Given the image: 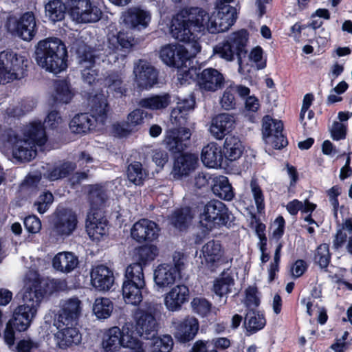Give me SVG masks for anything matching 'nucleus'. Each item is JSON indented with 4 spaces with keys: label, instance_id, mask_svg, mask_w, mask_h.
<instances>
[{
    "label": "nucleus",
    "instance_id": "nucleus-62",
    "mask_svg": "<svg viewBox=\"0 0 352 352\" xmlns=\"http://www.w3.org/2000/svg\"><path fill=\"white\" fill-rule=\"evenodd\" d=\"M23 224L29 233H38L41 229V221L36 215H29L24 219Z\"/></svg>",
    "mask_w": 352,
    "mask_h": 352
},
{
    "label": "nucleus",
    "instance_id": "nucleus-14",
    "mask_svg": "<svg viewBox=\"0 0 352 352\" xmlns=\"http://www.w3.org/2000/svg\"><path fill=\"white\" fill-rule=\"evenodd\" d=\"M69 14L79 23H94L100 20L102 12L90 0H69Z\"/></svg>",
    "mask_w": 352,
    "mask_h": 352
},
{
    "label": "nucleus",
    "instance_id": "nucleus-57",
    "mask_svg": "<svg viewBox=\"0 0 352 352\" xmlns=\"http://www.w3.org/2000/svg\"><path fill=\"white\" fill-rule=\"evenodd\" d=\"M191 307L194 312L205 316L210 311L212 304L204 298L196 297L191 301Z\"/></svg>",
    "mask_w": 352,
    "mask_h": 352
},
{
    "label": "nucleus",
    "instance_id": "nucleus-26",
    "mask_svg": "<svg viewBox=\"0 0 352 352\" xmlns=\"http://www.w3.org/2000/svg\"><path fill=\"white\" fill-rule=\"evenodd\" d=\"M108 221L100 211L89 212L86 219V230L94 241H100L107 232Z\"/></svg>",
    "mask_w": 352,
    "mask_h": 352
},
{
    "label": "nucleus",
    "instance_id": "nucleus-30",
    "mask_svg": "<svg viewBox=\"0 0 352 352\" xmlns=\"http://www.w3.org/2000/svg\"><path fill=\"white\" fill-rule=\"evenodd\" d=\"M223 157L221 146L215 142H210L204 146L201 153L203 164L208 168L220 166Z\"/></svg>",
    "mask_w": 352,
    "mask_h": 352
},
{
    "label": "nucleus",
    "instance_id": "nucleus-52",
    "mask_svg": "<svg viewBox=\"0 0 352 352\" xmlns=\"http://www.w3.org/2000/svg\"><path fill=\"white\" fill-rule=\"evenodd\" d=\"M89 202L91 204V212L99 211V208L103 206L107 199L105 190L101 186H95L89 191Z\"/></svg>",
    "mask_w": 352,
    "mask_h": 352
},
{
    "label": "nucleus",
    "instance_id": "nucleus-1",
    "mask_svg": "<svg viewBox=\"0 0 352 352\" xmlns=\"http://www.w3.org/2000/svg\"><path fill=\"white\" fill-rule=\"evenodd\" d=\"M195 104L193 99H186L178 102L170 113L171 121L175 126L166 131L164 142L166 148L173 156L172 174L176 179L190 175L199 163L197 154L184 152L190 145L192 133L187 126L189 112L194 109Z\"/></svg>",
    "mask_w": 352,
    "mask_h": 352
},
{
    "label": "nucleus",
    "instance_id": "nucleus-20",
    "mask_svg": "<svg viewBox=\"0 0 352 352\" xmlns=\"http://www.w3.org/2000/svg\"><path fill=\"white\" fill-rule=\"evenodd\" d=\"M160 58L167 66L180 69L186 66L189 58V53L186 48L180 44H168L161 47Z\"/></svg>",
    "mask_w": 352,
    "mask_h": 352
},
{
    "label": "nucleus",
    "instance_id": "nucleus-56",
    "mask_svg": "<svg viewBox=\"0 0 352 352\" xmlns=\"http://www.w3.org/2000/svg\"><path fill=\"white\" fill-rule=\"evenodd\" d=\"M249 59L255 64L258 70L263 69L267 66V59L263 58V50L261 46L253 47L249 55Z\"/></svg>",
    "mask_w": 352,
    "mask_h": 352
},
{
    "label": "nucleus",
    "instance_id": "nucleus-9",
    "mask_svg": "<svg viewBox=\"0 0 352 352\" xmlns=\"http://www.w3.org/2000/svg\"><path fill=\"white\" fill-rule=\"evenodd\" d=\"M199 218L201 226L208 230L225 226L230 228L234 217L227 206L219 200H210L202 206H199Z\"/></svg>",
    "mask_w": 352,
    "mask_h": 352
},
{
    "label": "nucleus",
    "instance_id": "nucleus-16",
    "mask_svg": "<svg viewBox=\"0 0 352 352\" xmlns=\"http://www.w3.org/2000/svg\"><path fill=\"white\" fill-rule=\"evenodd\" d=\"M8 29L12 34L25 41H32L37 33L36 19L32 11L23 13L19 19L14 21H9Z\"/></svg>",
    "mask_w": 352,
    "mask_h": 352
},
{
    "label": "nucleus",
    "instance_id": "nucleus-35",
    "mask_svg": "<svg viewBox=\"0 0 352 352\" xmlns=\"http://www.w3.org/2000/svg\"><path fill=\"white\" fill-rule=\"evenodd\" d=\"M244 151V146L239 137L227 135L222 150L225 158L230 162L239 159Z\"/></svg>",
    "mask_w": 352,
    "mask_h": 352
},
{
    "label": "nucleus",
    "instance_id": "nucleus-46",
    "mask_svg": "<svg viewBox=\"0 0 352 352\" xmlns=\"http://www.w3.org/2000/svg\"><path fill=\"white\" fill-rule=\"evenodd\" d=\"M129 181L136 186H141L147 177L146 170L139 162H134L128 166L126 170Z\"/></svg>",
    "mask_w": 352,
    "mask_h": 352
},
{
    "label": "nucleus",
    "instance_id": "nucleus-12",
    "mask_svg": "<svg viewBox=\"0 0 352 352\" xmlns=\"http://www.w3.org/2000/svg\"><path fill=\"white\" fill-rule=\"evenodd\" d=\"M22 56L16 54L3 52L0 54V82L3 84L13 80H20L28 76V65Z\"/></svg>",
    "mask_w": 352,
    "mask_h": 352
},
{
    "label": "nucleus",
    "instance_id": "nucleus-2",
    "mask_svg": "<svg viewBox=\"0 0 352 352\" xmlns=\"http://www.w3.org/2000/svg\"><path fill=\"white\" fill-rule=\"evenodd\" d=\"M81 301L76 297L65 300L54 319V325L58 330L56 336L62 348L80 342L81 336L76 326L81 314Z\"/></svg>",
    "mask_w": 352,
    "mask_h": 352
},
{
    "label": "nucleus",
    "instance_id": "nucleus-7",
    "mask_svg": "<svg viewBox=\"0 0 352 352\" xmlns=\"http://www.w3.org/2000/svg\"><path fill=\"white\" fill-rule=\"evenodd\" d=\"M133 322H126L122 329L117 326L109 328L104 334L102 346L106 352H116L121 346L128 348L130 352H145L143 342L133 338L130 331Z\"/></svg>",
    "mask_w": 352,
    "mask_h": 352
},
{
    "label": "nucleus",
    "instance_id": "nucleus-39",
    "mask_svg": "<svg viewBox=\"0 0 352 352\" xmlns=\"http://www.w3.org/2000/svg\"><path fill=\"white\" fill-rule=\"evenodd\" d=\"M171 102V96L169 94L151 95L143 98L139 101L142 108L150 110H161L166 109Z\"/></svg>",
    "mask_w": 352,
    "mask_h": 352
},
{
    "label": "nucleus",
    "instance_id": "nucleus-32",
    "mask_svg": "<svg viewBox=\"0 0 352 352\" xmlns=\"http://www.w3.org/2000/svg\"><path fill=\"white\" fill-rule=\"evenodd\" d=\"M177 278L178 275L172 269L171 264H161L154 272V281L159 289L171 287Z\"/></svg>",
    "mask_w": 352,
    "mask_h": 352
},
{
    "label": "nucleus",
    "instance_id": "nucleus-47",
    "mask_svg": "<svg viewBox=\"0 0 352 352\" xmlns=\"http://www.w3.org/2000/svg\"><path fill=\"white\" fill-rule=\"evenodd\" d=\"M113 309L112 301L107 298H98L93 305V312L98 319H107L110 317Z\"/></svg>",
    "mask_w": 352,
    "mask_h": 352
},
{
    "label": "nucleus",
    "instance_id": "nucleus-37",
    "mask_svg": "<svg viewBox=\"0 0 352 352\" xmlns=\"http://www.w3.org/2000/svg\"><path fill=\"white\" fill-rule=\"evenodd\" d=\"M26 140L33 146H44L47 141L44 123L41 121L32 122L24 133Z\"/></svg>",
    "mask_w": 352,
    "mask_h": 352
},
{
    "label": "nucleus",
    "instance_id": "nucleus-11",
    "mask_svg": "<svg viewBox=\"0 0 352 352\" xmlns=\"http://www.w3.org/2000/svg\"><path fill=\"white\" fill-rule=\"evenodd\" d=\"M186 77L193 78L196 86L204 94L215 92L221 89L225 85L223 74L218 69L213 67H208L201 69L200 67L189 69L185 73Z\"/></svg>",
    "mask_w": 352,
    "mask_h": 352
},
{
    "label": "nucleus",
    "instance_id": "nucleus-18",
    "mask_svg": "<svg viewBox=\"0 0 352 352\" xmlns=\"http://www.w3.org/2000/svg\"><path fill=\"white\" fill-rule=\"evenodd\" d=\"M79 64L83 69L82 76L85 82L92 85L98 81L99 71L94 69L96 64L95 51L89 46L80 47L76 50Z\"/></svg>",
    "mask_w": 352,
    "mask_h": 352
},
{
    "label": "nucleus",
    "instance_id": "nucleus-13",
    "mask_svg": "<svg viewBox=\"0 0 352 352\" xmlns=\"http://www.w3.org/2000/svg\"><path fill=\"white\" fill-rule=\"evenodd\" d=\"M135 324L130 331L133 338L140 337L149 340L157 331L158 323L154 312L151 310L138 309L134 314Z\"/></svg>",
    "mask_w": 352,
    "mask_h": 352
},
{
    "label": "nucleus",
    "instance_id": "nucleus-61",
    "mask_svg": "<svg viewBox=\"0 0 352 352\" xmlns=\"http://www.w3.org/2000/svg\"><path fill=\"white\" fill-rule=\"evenodd\" d=\"M111 132L115 137L125 138L134 133L126 121L117 122L112 124Z\"/></svg>",
    "mask_w": 352,
    "mask_h": 352
},
{
    "label": "nucleus",
    "instance_id": "nucleus-31",
    "mask_svg": "<svg viewBox=\"0 0 352 352\" xmlns=\"http://www.w3.org/2000/svg\"><path fill=\"white\" fill-rule=\"evenodd\" d=\"M52 282L50 280L43 278H35L32 285L25 291V298H34V302L39 305L44 296L47 294H51L52 289L51 285Z\"/></svg>",
    "mask_w": 352,
    "mask_h": 352
},
{
    "label": "nucleus",
    "instance_id": "nucleus-25",
    "mask_svg": "<svg viewBox=\"0 0 352 352\" xmlns=\"http://www.w3.org/2000/svg\"><path fill=\"white\" fill-rule=\"evenodd\" d=\"M189 296L188 287L185 285H178L165 295L164 305L168 311H179L182 305L188 301Z\"/></svg>",
    "mask_w": 352,
    "mask_h": 352
},
{
    "label": "nucleus",
    "instance_id": "nucleus-60",
    "mask_svg": "<svg viewBox=\"0 0 352 352\" xmlns=\"http://www.w3.org/2000/svg\"><path fill=\"white\" fill-rule=\"evenodd\" d=\"M34 108V103L32 101L23 100L21 101V108L18 107H9L7 109V114L9 117L19 118L26 112L32 111Z\"/></svg>",
    "mask_w": 352,
    "mask_h": 352
},
{
    "label": "nucleus",
    "instance_id": "nucleus-22",
    "mask_svg": "<svg viewBox=\"0 0 352 352\" xmlns=\"http://www.w3.org/2000/svg\"><path fill=\"white\" fill-rule=\"evenodd\" d=\"M158 225L147 219H142L135 223L131 230L133 239L138 243L152 242L158 237Z\"/></svg>",
    "mask_w": 352,
    "mask_h": 352
},
{
    "label": "nucleus",
    "instance_id": "nucleus-64",
    "mask_svg": "<svg viewBox=\"0 0 352 352\" xmlns=\"http://www.w3.org/2000/svg\"><path fill=\"white\" fill-rule=\"evenodd\" d=\"M15 324L11 321H8L6 324V329L3 332V339L6 344L11 347L15 342Z\"/></svg>",
    "mask_w": 352,
    "mask_h": 352
},
{
    "label": "nucleus",
    "instance_id": "nucleus-41",
    "mask_svg": "<svg viewBox=\"0 0 352 352\" xmlns=\"http://www.w3.org/2000/svg\"><path fill=\"white\" fill-rule=\"evenodd\" d=\"M104 82L114 97L121 98L126 94L127 89L123 85L121 75L118 72L109 73L104 78Z\"/></svg>",
    "mask_w": 352,
    "mask_h": 352
},
{
    "label": "nucleus",
    "instance_id": "nucleus-58",
    "mask_svg": "<svg viewBox=\"0 0 352 352\" xmlns=\"http://www.w3.org/2000/svg\"><path fill=\"white\" fill-rule=\"evenodd\" d=\"M220 103L221 107L225 110H231L236 108L235 94L231 85L228 87L224 91Z\"/></svg>",
    "mask_w": 352,
    "mask_h": 352
},
{
    "label": "nucleus",
    "instance_id": "nucleus-42",
    "mask_svg": "<svg viewBox=\"0 0 352 352\" xmlns=\"http://www.w3.org/2000/svg\"><path fill=\"white\" fill-rule=\"evenodd\" d=\"M159 250L156 245H144L136 249L135 256L137 262L132 264L140 265L144 271V267L153 261L158 255Z\"/></svg>",
    "mask_w": 352,
    "mask_h": 352
},
{
    "label": "nucleus",
    "instance_id": "nucleus-5",
    "mask_svg": "<svg viewBox=\"0 0 352 352\" xmlns=\"http://www.w3.org/2000/svg\"><path fill=\"white\" fill-rule=\"evenodd\" d=\"M89 113L76 114L69 122L71 131L76 134H85L95 130L97 124H104L107 119L109 105L107 98L101 91L89 98Z\"/></svg>",
    "mask_w": 352,
    "mask_h": 352
},
{
    "label": "nucleus",
    "instance_id": "nucleus-10",
    "mask_svg": "<svg viewBox=\"0 0 352 352\" xmlns=\"http://www.w3.org/2000/svg\"><path fill=\"white\" fill-rule=\"evenodd\" d=\"M234 0H216V15L210 16L206 11L205 29L210 34H217L228 30L236 22L237 12L235 7L230 5Z\"/></svg>",
    "mask_w": 352,
    "mask_h": 352
},
{
    "label": "nucleus",
    "instance_id": "nucleus-44",
    "mask_svg": "<svg viewBox=\"0 0 352 352\" xmlns=\"http://www.w3.org/2000/svg\"><path fill=\"white\" fill-rule=\"evenodd\" d=\"M274 224L277 226V228L274 229L272 232V238L276 240V241L278 243V245L275 250L274 261L271 263L279 265L280 261V251L283 248V245L279 242V241L282 239L285 234L286 222L282 215H278L274 219Z\"/></svg>",
    "mask_w": 352,
    "mask_h": 352
},
{
    "label": "nucleus",
    "instance_id": "nucleus-15",
    "mask_svg": "<svg viewBox=\"0 0 352 352\" xmlns=\"http://www.w3.org/2000/svg\"><path fill=\"white\" fill-rule=\"evenodd\" d=\"M77 224V215L72 209H57L52 221V231L56 236L65 239L73 233Z\"/></svg>",
    "mask_w": 352,
    "mask_h": 352
},
{
    "label": "nucleus",
    "instance_id": "nucleus-6",
    "mask_svg": "<svg viewBox=\"0 0 352 352\" xmlns=\"http://www.w3.org/2000/svg\"><path fill=\"white\" fill-rule=\"evenodd\" d=\"M248 40L249 32L247 30L241 29L234 32L214 47V54L228 62L236 60L240 71L248 55Z\"/></svg>",
    "mask_w": 352,
    "mask_h": 352
},
{
    "label": "nucleus",
    "instance_id": "nucleus-53",
    "mask_svg": "<svg viewBox=\"0 0 352 352\" xmlns=\"http://www.w3.org/2000/svg\"><path fill=\"white\" fill-rule=\"evenodd\" d=\"M258 289L256 286H248L245 290V304L248 309H256L261 304V300L258 296Z\"/></svg>",
    "mask_w": 352,
    "mask_h": 352
},
{
    "label": "nucleus",
    "instance_id": "nucleus-4",
    "mask_svg": "<svg viewBox=\"0 0 352 352\" xmlns=\"http://www.w3.org/2000/svg\"><path fill=\"white\" fill-rule=\"evenodd\" d=\"M67 50L61 39L50 37L40 41L35 50L37 64L46 71L58 74L67 67Z\"/></svg>",
    "mask_w": 352,
    "mask_h": 352
},
{
    "label": "nucleus",
    "instance_id": "nucleus-50",
    "mask_svg": "<svg viewBox=\"0 0 352 352\" xmlns=\"http://www.w3.org/2000/svg\"><path fill=\"white\" fill-rule=\"evenodd\" d=\"M152 342L151 348L152 352H170L174 346L171 336L166 334L160 336L151 338Z\"/></svg>",
    "mask_w": 352,
    "mask_h": 352
},
{
    "label": "nucleus",
    "instance_id": "nucleus-29",
    "mask_svg": "<svg viewBox=\"0 0 352 352\" xmlns=\"http://www.w3.org/2000/svg\"><path fill=\"white\" fill-rule=\"evenodd\" d=\"M223 249L219 241H209L202 248L203 256L208 267L212 270L217 267L223 255Z\"/></svg>",
    "mask_w": 352,
    "mask_h": 352
},
{
    "label": "nucleus",
    "instance_id": "nucleus-33",
    "mask_svg": "<svg viewBox=\"0 0 352 352\" xmlns=\"http://www.w3.org/2000/svg\"><path fill=\"white\" fill-rule=\"evenodd\" d=\"M79 263L78 258L73 252H60L52 259L53 267L61 272L68 273L76 269Z\"/></svg>",
    "mask_w": 352,
    "mask_h": 352
},
{
    "label": "nucleus",
    "instance_id": "nucleus-28",
    "mask_svg": "<svg viewBox=\"0 0 352 352\" xmlns=\"http://www.w3.org/2000/svg\"><path fill=\"white\" fill-rule=\"evenodd\" d=\"M198 330V320L194 317L187 316L177 325L175 338L179 342L186 343L195 338Z\"/></svg>",
    "mask_w": 352,
    "mask_h": 352
},
{
    "label": "nucleus",
    "instance_id": "nucleus-19",
    "mask_svg": "<svg viewBox=\"0 0 352 352\" xmlns=\"http://www.w3.org/2000/svg\"><path fill=\"white\" fill-rule=\"evenodd\" d=\"M23 300L24 304L15 309L12 318L10 320L15 324V329L19 332L25 331L28 329L38 306L34 298L28 297L25 299V293L23 295Z\"/></svg>",
    "mask_w": 352,
    "mask_h": 352
},
{
    "label": "nucleus",
    "instance_id": "nucleus-23",
    "mask_svg": "<svg viewBox=\"0 0 352 352\" xmlns=\"http://www.w3.org/2000/svg\"><path fill=\"white\" fill-rule=\"evenodd\" d=\"M235 127V118L232 114L222 113L212 118L209 131L217 140L223 139Z\"/></svg>",
    "mask_w": 352,
    "mask_h": 352
},
{
    "label": "nucleus",
    "instance_id": "nucleus-36",
    "mask_svg": "<svg viewBox=\"0 0 352 352\" xmlns=\"http://www.w3.org/2000/svg\"><path fill=\"white\" fill-rule=\"evenodd\" d=\"M212 190L217 197L226 201L232 200L235 195L228 178L224 175H219L213 178Z\"/></svg>",
    "mask_w": 352,
    "mask_h": 352
},
{
    "label": "nucleus",
    "instance_id": "nucleus-55",
    "mask_svg": "<svg viewBox=\"0 0 352 352\" xmlns=\"http://www.w3.org/2000/svg\"><path fill=\"white\" fill-rule=\"evenodd\" d=\"M146 116L147 113L144 110L135 109L128 114L126 122L135 132L138 131L137 126L143 124L144 119Z\"/></svg>",
    "mask_w": 352,
    "mask_h": 352
},
{
    "label": "nucleus",
    "instance_id": "nucleus-45",
    "mask_svg": "<svg viewBox=\"0 0 352 352\" xmlns=\"http://www.w3.org/2000/svg\"><path fill=\"white\" fill-rule=\"evenodd\" d=\"M30 142L24 140L21 141L19 144L15 145L13 147V156L14 158L19 161L30 162L36 155V150L30 146Z\"/></svg>",
    "mask_w": 352,
    "mask_h": 352
},
{
    "label": "nucleus",
    "instance_id": "nucleus-54",
    "mask_svg": "<svg viewBox=\"0 0 352 352\" xmlns=\"http://www.w3.org/2000/svg\"><path fill=\"white\" fill-rule=\"evenodd\" d=\"M250 188L255 201L257 211L261 212L265 209V198L263 190L258 182L252 179L250 182Z\"/></svg>",
    "mask_w": 352,
    "mask_h": 352
},
{
    "label": "nucleus",
    "instance_id": "nucleus-59",
    "mask_svg": "<svg viewBox=\"0 0 352 352\" xmlns=\"http://www.w3.org/2000/svg\"><path fill=\"white\" fill-rule=\"evenodd\" d=\"M53 201L54 196L52 193L50 191H46L38 196L34 205L37 206V211L40 214H43L48 210Z\"/></svg>",
    "mask_w": 352,
    "mask_h": 352
},
{
    "label": "nucleus",
    "instance_id": "nucleus-3",
    "mask_svg": "<svg viewBox=\"0 0 352 352\" xmlns=\"http://www.w3.org/2000/svg\"><path fill=\"white\" fill-rule=\"evenodd\" d=\"M206 11L201 8H182L172 19L170 32L179 41L190 43L197 37L196 32H204Z\"/></svg>",
    "mask_w": 352,
    "mask_h": 352
},
{
    "label": "nucleus",
    "instance_id": "nucleus-48",
    "mask_svg": "<svg viewBox=\"0 0 352 352\" xmlns=\"http://www.w3.org/2000/svg\"><path fill=\"white\" fill-rule=\"evenodd\" d=\"M331 260V254L329 251V245L327 243L319 245L314 251V262L322 270H327Z\"/></svg>",
    "mask_w": 352,
    "mask_h": 352
},
{
    "label": "nucleus",
    "instance_id": "nucleus-17",
    "mask_svg": "<svg viewBox=\"0 0 352 352\" xmlns=\"http://www.w3.org/2000/svg\"><path fill=\"white\" fill-rule=\"evenodd\" d=\"M283 122L272 118L270 116H264L262 123V133L267 142H270L274 149L280 150L288 144L287 137L283 135Z\"/></svg>",
    "mask_w": 352,
    "mask_h": 352
},
{
    "label": "nucleus",
    "instance_id": "nucleus-24",
    "mask_svg": "<svg viewBox=\"0 0 352 352\" xmlns=\"http://www.w3.org/2000/svg\"><path fill=\"white\" fill-rule=\"evenodd\" d=\"M134 73L138 86L142 89L151 88L157 82L158 71L146 61L140 60Z\"/></svg>",
    "mask_w": 352,
    "mask_h": 352
},
{
    "label": "nucleus",
    "instance_id": "nucleus-49",
    "mask_svg": "<svg viewBox=\"0 0 352 352\" xmlns=\"http://www.w3.org/2000/svg\"><path fill=\"white\" fill-rule=\"evenodd\" d=\"M74 97L69 84L64 80H58L56 84L54 100L56 103L68 104Z\"/></svg>",
    "mask_w": 352,
    "mask_h": 352
},
{
    "label": "nucleus",
    "instance_id": "nucleus-34",
    "mask_svg": "<svg viewBox=\"0 0 352 352\" xmlns=\"http://www.w3.org/2000/svg\"><path fill=\"white\" fill-rule=\"evenodd\" d=\"M266 324V319L263 311L248 309L245 316L243 325L250 334H254L263 329Z\"/></svg>",
    "mask_w": 352,
    "mask_h": 352
},
{
    "label": "nucleus",
    "instance_id": "nucleus-27",
    "mask_svg": "<svg viewBox=\"0 0 352 352\" xmlns=\"http://www.w3.org/2000/svg\"><path fill=\"white\" fill-rule=\"evenodd\" d=\"M92 285L100 291H108L114 283L113 272L107 266L100 265L91 272Z\"/></svg>",
    "mask_w": 352,
    "mask_h": 352
},
{
    "label": "nucleus",
    "instance_id": "nucleus-51",
    "mask_svg": "<svg viewBox=\"0 0 352 352\" xmlns=\"http://www.w3.org/2000/svg\"><path fill=\"white\" fill-rule=\"evenodd\" d=\"M76 168V164L72 162H65L58 166L54 167L49 173V178L52 181L63 179L71 175Z\"/></svg>",
    "mask_w": 352,
    "mask_h": 352
},
{
    "label": "nucleus",
    "instance_id": "nucleus-43",
    "mask_svg": "<svg viewBox=\"0 0 352 352\" xmlns=\"http://www.w3.org/2000/svg\"><path fill=\"white\" fill-rule=\"evenodd\" d=\"M192 219L191 209L184 207L176 209L170 217L172 226L179 231L186 230Z\"/></svg>",
    "mask_w": 352,
    "mask_h": 352
},
{
    "label": "nucleus",
    "instance_id": "nucleus-63",
    "mask_svg": "<svg viewBox=\"0 0 352 352\" xmlns=\"http://www.w3.org/2000/svg\"><path fill=\"white\" fill-rule=\"evenodd\" d=\"M347 126L344 123L335 121L331 129V135L333 140H344L346 137Z\"/></svg>",
    "mask_w": 352,
    "mask_h": 352
},
{
    "label": "nucleus",
    "instance_id": "nucleus-40",
    "mask_svg": "<svg viewBox=\"0 0 352 352\" xmlns=\"http://www.w3.org/2000/svg\"><path fill=\"white\" fill-rule=\"evenodd\" d=\"M234 285L232 275L224 270L219 276L214 280L212 291L217 296L222 298L226 296L232 292V287Z\"/></svg>",
    "mask_w": 352,
    "mask_h": 352
},
{
    "label": "nucleus",
    "instance_id": "nucleus-21",
    "mask_svg": "<svg viewBox=\"0 0 352 352\" xmlns=\"http://www.w3.org/2000/svg\"><path fill=\"white\" fill-rule=\"evenodd\" d=\"M124 26L132 31L146 29L151 21V14L140 7L129 8L122 15Z\"/></svg>",
    "mask_w": 352,
    "mask_h": 352
},
{
    "label": "nucleus",
    "instance_id": "nucleus-8",
    "mask_svg": "<svg viewBox=\"0 0 352 352\" xmlns=\"http://www.w3.org/2000/svg\"><path fill=\"white\" fill-rule=\"evenodd\" d=\"M148 289L143 270L140 265L130 264L126 269L122 286L123 298L126 304L139 305Z\"/></svg>",
    "mask_w": 352,
    "mask_h": 352
},
{
    "label": "nucleus",
    "instance_id": "nucleus-38",
    "mask_svg": "<svg viewBox=\"0 0 352 352\" xmlns=\"http://www.w3.org/2000/svg\"><path fill=\"white\" fill-rule=\"evenodd\" d=\"M44 8L46 17L54 23L64 20L68 10L62 0H49L45 3Z\"/></svg>",
    "mask_w": 352,
    "mask_h": 352
}]
</instances>
